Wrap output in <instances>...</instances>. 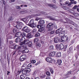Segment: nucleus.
I'll return each instance as SVG.
<instances>
[{"label": "nucleus", "mask_w": 79, "mask_h": 79, "mask_svg": "<svg viewBox=\"0 0 79 79\" xmlns=\"http://www.w3.org/2000/svg\"><path fill=\"white\" fill-rule=\"evenodd\" d=\"M23 31L27 33L30 32V30L28 28V27L26 26L24 27L22 29Z\"/></svg>", "instance_id": "423d86ee"}, {"label": "nucleus", "mask_w": 79, "mask_h": 79, "mask_svg": "<svg viewBox=\"0 0 79 79\" xmlns=\"http://www.w3.org/2000/svg\"><path fill=\"white\" fill-rule=\"evenodd\" d=\"M37 28H38V29H39L40 27H41V26H40V25H38L37 26Z\"/></svg>", "instance_id": "4d7b16f0"}, {"label": "nucleus", "mask_w": 79, "mask_h": 79, "mask_svg": "<svg viewBox=\"0 0 79 79\" xmlns=\"http://www.w3.org/2000/svg\"><path fill=\"white\" fill-rule=\"evenodd\" d=\"M40 29H39V32H42L44 30V27H41Z\"/></svg>", "instance_id": "c756f323"}, {"label": "nucleus", "mask_w": 79, "mask_h": 79, "mask_svg": "<svg viewBox=\"0 0 79 79\" xmlns=\"http://www.w3.org/2000/svg\"><path fill=\"white\" fill-rule=\"evenodd\" d=\"M20 43H21V42H24L25 40H26V39H25V38H24V37H23L22 38H21V37H20Z\"/></svg>", "instance_id": "dca6fc26"}, {"label": "nucleus", "mask_w": 79, "mask_h": 79, "mask_svg": "<svg viewBox=\"0 0 79 79\" xmlns=\"http://www.w3.org/2000/svg\"><path fill=\"white\" fill-rule=\"evenodd\" d=\"M23 52L24 53H28L29 52V50L27 49H26L23 50Z\"/></svg>", "instance_id": "a878e982"}, {"label": "nucleus", "mask_w": 79, "mask_h": 79, "mask_svg": "<svg viewBox=\"0 0 79 79\" xmlns=\"http://www.w3.org/2000/svg\"><path fill=\"white\" fill-rule=\"evenodd\" d=\"M39 23L41 27H45V21L43 20H40L39 21Z\"/></svg>", "instance_id": "20e7f679"}, {"label": "nucleus", "mask_w": 79, "mask_h": 79, "mask_svg": "<svg viewBox=\"0 0 79 79\" xmlns=\"http://www.w3.org/2000/svg\"><path fill=\"white\" fill-rule=\"evenodd\" d=\"M27 48V46L26 45H23L22 46V48H23L24 49L25 48Z\"/></svg>", "instance_id": "8fccbe9b"}, {"label": "nucleus", "mask_w": 79, "mask_h": 79, "mask_svg": "<svg viewBox=\"0 0 79 79\" xmlns=\"http://www.w3.org/2000/svg\"><path fill=\"white\" fill-rule=\"evenodd\" d=\"M49 50H53L54 49V47H53V46L52 45L50 46L49 47Z\"/></svg>", "instance_id": "bb28decb"}, {"label": "nucleus", "mask_w": 79, "mask_h": 79, "mask_svg": "<svg viewBox=\"0 0 79 79\" xmlns=\"http://www.w3.org/2000/svg\"><path fill=\"white\" fill-rule=\"evenodd\" d=\"M46 75L47 76H50V73L48 72H46Z\"/></svg>", "instance_id": "37998d69"}, {"label": "nucleus", "mask_w": 79, "mask_h": 79, "mask_svg": "<svg viewBox=\"0 0 79 79\" xmlns=\"http://www.w3.org/2000/svg\"><path fill=\"white\" fill-rule=\"evenodd\" d=\"M68 47V45L66 44L64 46V49H66Z\"/></svg>", "instance_id": "864d4df0"}, {"label": "nucleus", "mask_w": 79, "mask_h": 79, "mask_svg": "<svg viewBox=\"0 0 79 79\" xmlns=\"http://www.w3.org/2000/svg\"><path fill=\"white\" fill-rule=\"evenodd\" d=\"M15 23L17 24H20V25H23V23L20 22H16Z\"/></svg>", "instance_id": "cd10ccee"}, {"label": "nucleus", "mask_w": 79, "mask_h": 79, "mask_svg": "<svg viewBox=\"0 0 79 79\" xmlns=\"http://www.w3.org/2000/svg\"><path fill=\"white\" fill-rule=\"evenodd\" d=\"M60 33L63 36H64V35H65V31H62V30L60 32Z\"/></svg>", "instance_id": "c85d7f7f"}, {"label": "nucleus", "mask_w": 79, "mask_h": 79, "mask_svg": "<svg viewBox=\"0 0 79 79\" xmlns=\"http://www.w3.org/2000/svg\"><path fill=\"white\" fill-rule=\"evenodd\" d=\"M54 33H55V31H51L49 32V34H53Z\"/></svg>", "instance_id": "a19ab883"}, {"label": "nucleus", "mask_w": 79, "mask_h": 79, "mask_svg": "<svg viewBox=\"0 0 79 79\" xmlns=\"http://www.w3.org/2000/svg\"><path fill=\"white\" fill-rule=\"evenodd\" d=\"M31 63H35V60H32L31 61Z\"/></svg>", "instance_id": "603ef678"}, {"label": "nucleus", "mask_w": 79, "mask_h": 79, "mask_svg": "<svg viewBox=\"0 0 79 79\" xmlns=\"http://www.w3.org/2000/svg\"><path fill=\"white\" fill-rule=\"evenodd\" d=\"M40 36V33L39 32L37 33L35 35V37H39V36Z\"/></svg>", "instance_id": "e433bc0d"}, {"label": "nucleus", "mask_w": 79, "mask_h": 79, "mask_svg": "<svg viewBox=\"0 0 79 79\" xmlns=\"http://www.w3.org/2000/svg\"><path fill=\"white\" fill-rule=\"evenodd\" d=\"M35 20L36 21H38V20H39V18H36L35 19Z\"/></svg>", "instance_id": "338daca9"}, {"label": "nucleus", "mask_w": 79, "mask_h": 79, "mask_svg": "<svg viewBox=\"0 0 79 79\" xmlns=\"http://www.w3.org/2000/svg\"><path fill=\"white\" fill-rule=\"evenodd\" d=\"M25 60V59L23 58V57L20 56V60L21 61H24Z\"/></svg>", "instance_id": "7c9ffc66"}, {"label": "nucleus", "mask_w": 79, "mask_h": 79, "mask_svg": "<svg viewBox=\"0 0 79 79\" xmlns=\"http://www.w3.org/2000/svg\"><path fill=\"white\" fill-rule=\"evenodd\" d=\"M21 36L24 37L26 36V33L24 32H21Z\"/></svg>", "instance_id": "393cba45"}, {"label": "nucleus", "mask_w": 79, "mask_h": 79, "mask_svg": "<svg viewBox=\"0 0 79 79\" xmlns=\"http://www.w3.org/2000/svg\"><path fill=\"white\" fill-rule=\"evenodd\" d=\"M26 55H24L21 56V57H22V58H24V59H26Z\"/></svg>", "instance_id": "c03bdc74"}, {"label": "nucleus", "mask_w": 79, "mask_h": 79, "mask_svg": "<svg viewBox=\"0 0 79 79\" xmlns=\"http://www.w3.org/2000/svg\"><path fill=\"white\" fill-rule=\"evenodd\" d=\"M48 6H51V7H52V8H55V9H56V8H57V6H56L55 5H54L53 4H49Z\"/></svg>", "instance_id": "2eb2a0df"}, {"label": "nucleus", "mask_w": 79, "mask_h": 79, "mask_svg": "<svg viewBox=\"0 0 79 79\" xmlns=\"http://www.w3.org/2000/svg\"><path fill=\"white\" fill-rule=\"evenodd\" d=\"M15 37H21V33L20 32H18L16 33L15 35Z\"/></svg>", "instance_id": "9b49d317"}, {"label": "nucleus", "mask_w": 79, "mask_h": 79, "mask_svg": "<svg viewBox=\"0 0 79 79\" xmlns=\"http://www.w3.org/2000/svg\"><path fill=\"white\" fill-rule=\"evenodd\" d=\"M69 11H70L71 13H72V14H74V11L73 10H70Z\"/></svg>", "instance_id": "58836bf2"}, {"label": "nucleus", "mask_w": 79, "mask_h": 79, "mask_svg": "<svg viewBox=\"0 0 79 79\" xmlns=\"http://www.w3.org/2000/svg\"><path fill=\"white\" fill-rule=\"evenodd\" d=\"M8 21H12L13 20V19L12 18V17H10L8 19Z\"/></svg>", "instance_id": "4c0bfd02"}, {"label": "nucleus", "mask_w": 79, "mask_h": 79, "mask_svg": "<svg viewBox=\"0 0 79 79\" xmlns=\"http://www.w3.org/2000/svg\"><path fill=\"white\" fill-rule=\"evenodd\" d=\"M55 53H56V52L55 51L51 52L49 54V55L50 56H55Z\"/></svg>", "instance_id": "4468645a"}, {"label": "nucleus", "mask_w": 79, "mask_h": 79, "mask_svg": "<svg viewBox=\"0 0 79 79\" xmlns=\"http://www.w3.org/2000/svg\"><path fill=\"white\" fill-rule=\"evenodd\" d=\"M26 37L28 39H31V37H32V35H31V33H29L27 34Z\"/></svg>", "instance_id": "9d476101"}, {"label": "nucleus", "mask_w": 79, "mask_h": 79, "mask_svg": "<svg viewBox=\"0 0 79 79\" xmlns=\"http://www.w3.org/2000/svg\"><path fill=\"white\" fill-rule=\"evenodd\" d=\"M54 41L56 43H57L60 42V39L58 38L57 37H56L54 38Z\"/></svg>", "instance_id": "f8f14e48"}, {"label": "nucleus", "mask_w": 79, "mask_h": 79, "mask_svg": "<svg viewBox=\"0 0 79 79\" xmlns=\"http://www.w3.org/2000/svg\"><path fill=\"white\" fill-rule=\"evenodd\" d=\"M16 27L18 29H21L22 28V26L19 25H17L16 26Z\"/></svg>", "instance_id": "412c9836"}, {"label": "nucleus", "mask_w": 79, "mask_h": 79, "mask_svg": "<svg viewBox=\"0 0 79 79\" xmlns=\"http://www.w3.org/2000/svg\"><path fill=\"white\" fill-rule=\"evenodd\" d=\"M46 60L47 62H48L49 63H52L53 60V59L52 58L47 57L46 59Z\"/></svg>", "instance_id": "1a4fd4ad"}, {"label": "nucleus", "mask_w": 79, "mask_h": 79, "mask_svg": "<svg viewBox=\"0 0 79 79\" xmlns=\"http://www.w3.org/2000/svg\"><path fill=\"white\" fill-rule=\"evenodd\" d=\"M55 23L53 22V23H48L47 26V28H49L50 27H54L55 26Z\"/></svg>", "instance_id": "39448f33"}, {"label": "nucleus", "mask_w": 79, "mask_h": 79, "mask_svg": "<svg viewBox=\"0 0 79 79\" xmlns=\"http://www.w3.org/2000/svg\"><path fill=\"white\" fill-rule=\"evenodd\" d=\"M71 51H72V47L69 48V50H68L67 52L68 53H71Z\"/></svg>", "instance_id": "5701e85b"}, {"label": "nucleus", "mask_w": 79, "mask_h": 79, "mask_svg": "<svg viewBox=\"0 0 79 79\" xmlns=\"http://www.w3.org/2000/svg\"><path fill=\"white\" fill-rule=\"evenodd\" d=\"M7 74L8 76L9 75V74H10V71H7Z\"/></svg>", "instance_id": "0e129e2a"}, {"label": "nucleus", "mask_w": 79, "mask_h": 79, "mask_svg": "<svg viewBox=\"0 0 79 79\" xmlns=\"http://www.w3.org/2000/svg\"><path fill=\"white\" fill-rule=\"evenodd\" d=\"M9 37L10 39H12V38H13V36L12 35H10V36H9Z\"/></svg>", "instance_id": "69168bd1"}, {"label": "nucleus", "mask_w": 79, "mask_h": 79, "mask_svg": "<svg viewBox=\"0 0 79 79\" xmlns=\"http://www.w3.org/2000/svg\"><path fill=\"white\" fill-rule=\"evenodd\" d=\"M49 69L50 71H51V73L52 74H53V69L52 68H49Z\"/></svg>", "instance_id": "473e14b6"}, {"label": "nucleus", "mask_w": 79, "mask_h": 79, "mask_svg": "<svg viewBox=\"0 0 79 79\" xmlns=\"http://www.w3.org/2000/svg\"><path fill=\"white\" fill-rule=\"evenodd\" d=\"M18 48H19L18 49L19 50V49H20V48H23V46H22V45H21L20 46H19Z\"/></svg>", "instance_id": "13d9d810"}, {"label": "nucleus", "mask_w": 79, "mask_h": 79, "mask_svg": "<svg viewBox=\"0 0 79 79\" xmlns=\"http://www.w3.org/2000/svg\"><path fill=\"white\" fill-rule=\"evenodd\" d=\"M62 31V28H59V29H57L56 31V34H60L61 33V31Z\"/></svg>", "instance_id": "ddd939ff"}, {"label": "nucleus", "mask_w": 79, "mask_h": 79, "mask_svg": "<svg viewBox=\"0 0 79 79\" xmlns=\"http://www.w3.org/2000/svg\"><path fill=\"white\" fill-rule=\"evenodd\" d=\"M29 42V40H25L24 41V42H21V43H19V45H26L28 44V43Z\"/></svg>", "instance_id": "0eeeda50"}, {"label": "nucleus", "mask_w": 79, "mask_h": 79, "mask_svg": "<svg viewBox=\"0 0 79 79\" xmlns=\"http://www.w3.org/2000/svg\"><path fill=\"white\" fill-rule=\"evenodd\" d=\"M71 71H70L68 72V75H70V74H71Z\"/></svg>", "instance_id": "bf43d9fd"}, {"label": "nucleus", "mask_w": 79, "mask_h": 79, "mask_svg": "<svg viewBox=\"0 0 79 79\" xmlns=\"http://www.w3.org/2000/svg\"><path fill=\"white\" fill-rule=\"evenodd\" d=\"M57 63L59 65H60L62 63V61L60 59L57 60Z\"/></svg>", "instance_id": "a211bd4d"}, {"label": "nucleus", "mask_w": 79, "mask_h": 79, "mask_svg": "<svg viewBox=\"0 0 79 79\" xmlns=\"http://www.w3.org/2000/svg\"><path fill=\"white\" fill-rule=\"evenodd\" d=\"M2 45V39L0 38V46Z\"/></svg>", "instance_id": "052dcab7"}, {"label": "nucleus", "mask_w": 79, "mask_h": 79, "mask_svg": "<svg viewBox=\"0 0 79 79\" xmlns=\"http://www.w3.org/2000/svg\"><path fill=\"white\" fill-rule=\"evenodd\" d=\"M31 71V69L29 68L24 69L22 70V73L23 74H27V73H29Z\"/></svg>", "instance_id": "7ed1b4c3"}, {"label": "nucleus", "mask_w": 79, "mask_h": 79, "mask_svg": "<svg viewBox=\"0 0 79 79\" xmlns=\"http://www.w3.org/2000/svg\"><path fill=\"white\" fill-rule=\"evenodd\" d=\"M53 27H50L48 29V31H52V30H53Z\"/></svg>", "instance_id": "c9c22d12"}, {"label": "nucleus", "mask_w": 79, "mask_h": 79, "mask_svg": "<svg viewBox=\"0 0 79 79\" xmlns=\"http://www.w3.org/2000/svg\"><path fill=\"white\" fill-rule=\"evenodd\" d=\"M48 18L49 19H50V20H52L53 21H55V19H54L52 18L51 16H48Z\"/></svg>", "instance_id": "f704fd0d"}, {"label": "nucleus", "mask_w": 79, "mask_h": 79, "mask_svg": "<svg viewBox=\"0 0 79 79\" xmlns=\"http://www.w3.org/2000/svg\"><path fill=\"white\" fill-rule=\"evenodd\" d=\"M38 40V38H35L34 40V42H37Z\"/></svg>", "instance_id": "09e8293b"}, {"label": "nucleus", "mask_w": 79, "mask_h": 79, "mask_svg": "<svg viewBox=\"0 0 79 79\" xmlns=\"http://www.w3.org/2000/svg\"><path fill=\"white\" fill-rule=\"evenodd\" d=\"M63 2V0H60L59 1V2L60 3L62 2Z\"/></svg>", "instance_id": "774afa93"}, {"label": "nucleus", "mask_w": 79, "mask_h": 79, "mask_svg": "<svg viewBox=\"0 0 79 79\" xmlns=\"http://www.w3.org/2000/svg\"><path fill=\"white\" fill-rule=\"evenodd\" d=\"M72 3H73V2L69 3L68 4V6H69L70 5H71Z\"/></svg>", "instance_id": "680f3d73"}, {"label": "nucleus", "mask_w": 79, "mask_h": 79, "mask_svg": "<svg viewBox=\"0 0 79 79\" xmlns=\"http://www.w3.org/2000/svg\"><path fill=\"white\" fill-rule=\"evenodd\" d=\"M74 16H79V14H78L74 13Z\"/></svg>", "instance_id": "6e6d98bb"}, {"label": "nucleus", "mask_w": 79, "mask_h": 79, "mask_svg": "<svg viewBox=\"0 0 79 79\" xmlns=\"http://www.w3.org/2000/svg\"><path fill=\"white\" fill-rule=\"evenodd\" d=\"M77 5H75L74 6L73 8V9H74V10H76V9H77Z\"/></svg>", "instance_id": "a18cd8bd"}, {"label": "nucleus", "mask_w": 79, "mask_h": 79, "mask_svg": "<svg viewBox=\"0 0 79 79\" xmlns=\"http://www.w3.org/2000/svg\"><path fill=\"white\" fill-rule=\"evenodd\" d=\"M58 36L60 37L61 40L63 41L68 42V40H69V37L68 36L66 35L63 36L61 33L59 34Z\"/></svg>", "instance_id": "f257e3e1"}, {"label": "nucleus", "mask_w": 79, "mask_h": 79, "mask_svg": "<svg viewBox=\"0 0 79 79\" xmlns=\"http://www.w3.org/2000/svg\"><path fill=\"white\" fill-rule=\"evenodd\" d=\"M16 51H15L13 52L12 53V55H14L16 53Z\"/></svg>", "instance_id": "5fc2aeb1"}, {"label": "nucleus", "mask_w": 79, "mask_h": 79, "mask_svg": "<svg viewBox=\"0 0 79 79\" xmlns=\"http://www.w3.org/2000/svg\"><path fill=\"white\" fill-rule=\"evenodd\" d=\"M19 47V45H15L14 47V48L15 49V50H16V49H18V48Z\"/></svg>", "instance_id": "2f4dec72"}, {"label": "nucleus", "mask_w": 79, "mask_h": 79, "mask_svg": "<svg viewBox=\"0 0 79 79\" xmlns=\"http://www.w3.org/2000/svg\"><path fill=\"white\" fill-rule=\"evenodd\" d=\"M56 56L57 57H60L61 56V52H58Z\"/></svg>", "instance_id": "b1692460"}, {"label": "nucleus", "mask_w": 79, "mask_h": 79, "mask_svg": "<svg viewBox=\"0 0 79 79\" xmlns=\"http://www.w3.org/2000/svg\"><path fill=\"white\" fill-rule=\"evenodd\" d=\"M69 1H66L65 2V3L66 5H68V4H69Z\"/></svg>", "instance_id": "3c124183"}, {"label": "nucleus", "mask_w": 79, "mask_h": 79, "mask_svg": "<svg viewBox=\"0 0 79 79\" xmlns=\"http://www.w3.org/2000/svg\"><path fill=\"white\" fill-rule=\"evenodd\" d=\"M20 78L21 79H24L25 78V77H24V75H21L20 76Z\"/></svg>", "instance_id": "72a5a7b5"}, {"label": "nucleus", "mask_w": 79, "mask_h": 79, "mask_svg": "<svg viewBox=\"0 0 79 79\" xmlns=\"http://www.w3.org/2000/svg\"><path fill=\"white\" fill-rule=\"evenodd\" d=\"M56 47L57 48H60V50H62L64 48V45H63V44H60L59 46H58V45H57L56 46Z\"/></svg>", "instance_id": "6e6552de"}, {"label": "nucleus", "mask_w": 79, "mask_h": 79, "mask_svg": "<svg viewBox=\"0 0 79 79\" xmlns=\"http://www.w3.org/2000/svg\"><path fill=\"white\" fill-rule=\"evenodd\" d=\"M77 50H79V45H78L77 46Z\"/></svg>", "instance_id": "e2e57ef3"}, {"label": "nucleus", "mask_w": 79, "mask_h": 79, "mask_svg": "<svg viewBox=\"0 0 79 79\" xmlns=\"http://www.w3.org/2000/svg\"><path fill=\"white\" fill-rule=\"evenodd\" d=\"M36 45H37L38 47H40L41 46V44H40V43H37L36 44Z\"/></svg>", "instance_id": "79ce46f5"}, {"label": "nucleus", "mask_w": 79, "mask_h": 79, "mask_svg": "<svg viewBox=\"0 0 79 79\" xmlns=\"http://www.w3.org/2000/svg\"><path fill=\"white\" fill-rule=\"evenodd\" d=\"M20 37H17L15 40V42L16 43H18L19 42H20Z\"/></svg>", "instance_id": "aec40b11"}, {"label": "nucleus", "mask_w": 79, "mask_h": 79, "mask_svg": "<svg viewBox=\"0 0 79 79\" xmlns=\"http://www.w3.org/2000/svg\"><path fill=\"white\" fill-rule=\"evenodd\" d=\"M16 32H17V30H16V29H15L13 30V33H16Z\"/></svg>", "instance_id": "de8ad7c7"}, {"label": "nucleus", "mask_w": 79, "mask_h": 79, "mask_svg": "<svg viewBox=\"0 0 79 79\" xmlns=\"http://www.w3.org/2000/svg\"><path fill=\"white\" fill-rule=\"evenodd\" d=\"M27 44H28V47H31V46L32 45V42L30 41L29 40Z\"/></svg>", "instance_id": "4be33fe9"}, {"label": "nucleus", "mask_w": 79, "mask_h": 79, "mask_svg": "<svg viewBox=\"0 0 79 79\" xmlns=\"http://www.w3.org/2000/svg\"><path fill=\"white\" fill-rule=\"evenodd\" d=\"M28 68H31L32 67V64L31 63L29 64L27 66Z\"/></svg>", "instance_id": "ea45409f"}, {"label": "nucleus", "mask_w": 79, "mask_h": 79, "mask_svg": "<svg viewBox=\"0 0 79 79\" xmlns=\"http://www.w3.org/2000/svg\"><path fill=\"white\" fill-rule=\"evenodd\" d=\"M16 8L17 9H18V10H21V8L20 7V6H16Z\"/></svg>", "instance_id": "49530a36"}, {"label": "nucleus", "mask_w": 79, "mask_h": 79, "mask_svg": "<svg viewBox=\"0 0 79 79\" xmlns=\"http://www.w3.org/2000/svg\"><path fill=\"white\" fill-rule=\"evenodd\" d=\"M28 25L31 27L33 28V27H35L37 26L36 24L34 23V22L33 19H31L29 22V23H28Z\"/></svg>", "instance_id": "f03ea898"}, {"label": "nucleus", "mask_w": 79, "mask_h": 79, "mask_svg": "<svg viewBox=\"0 0 79 79\" xmlns=\"http://www.w3.org/2000/svg\"><path fill=\"white\" fill-rule=\"evenodd\" d=\"M65 10H68V11L70 10L68 6H63L62 7Z\"/></svg>", "instance_id": "f3484780"}, {"label": "nucleus", "mask_w": 79, "mask_h": 79, "mask_svg": "<svg viewBox=\"0 0 79 79\" xmlns=\"http://www.w3.org/2000/svg\"><path fill=\"white\" fill-rule=\"evenodd\" d=\"M22 21H23V22H24V23H25L26 24H27V23H28V21H29V20H27V19L24 18L22 19Z\"/></svg>", "instance_id": "6ab92c4d"}]
</instances>
